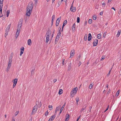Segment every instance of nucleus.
Listing matches in <instances>:
<instances>
[{
	"label": "nucleus",
	"instance_id": "nucleus-1",
	"mask_svg": "<svg viewBox=\"0 0 121 121\" xmlns=\"http://www.w3.org/2000/svg\"><path fill=\"white\" fill-rule=\"evenodd\" d=\"M51 34V31L50 30H48L46 33V42L48 43L50 40V36Z\"/></svg>",
	"mask_w": 121,
	"mask_h": 121
},
{
	"label": "nucleus",
	"instance_id": "nucleus-20",
	"mask_svg": "<svg viewBox=\"0 0 121 121\" xmlns=\"http://www.w3.org/2000/svg\"><path fill=\"white\" fill-rule=\"evenodd\" d=\"M18 79L17 78H15L13 80V84H16L17 81Z\"/></svg>",
	"mask_w": 121,
	"mask_h": 121
},
{
	"label": "nucleus",
	"instance_id": "nucleus-18",
	"mask_svg": "<svg viewBox=\"0 0 121 121\" xmlns=\"http://www.w3.org/2000/svg\"><path fill=\"white\" fill-rule=\"evenodd\" d=\"M65 103L62 106V107L60 109V113L62 112L64 107H65Z\"/></svg>",
	"mask_w": 121,
	"mask_h": 121
},
{
	"label": "nucleus",
	"instance_id": "nucleus-2",
	"mask_svg": "<svg viewBox=\"0 0 121 121\" xmlns=\"http://www.w3.org/2000/svg\"><path fill=\"white\" fill-rule=\"evenodd\" d=\"M38 105L36 104L33 108L32 111L31 113V115H33L35 114L37 112L38 110Z\"/></svg>",
	"mask_w": 121,
	"mask_h": 121
},
{
	"label": "nucleus",
	"instance_id": "nucleus-48",
	"mask_svg": "<svg viewBox=\"0 0 121 121\" xmlns=\"http://www.w3.org/2000/svg\"><path fill=\"white\" fill-rule=\"evenodd\" d=\"M57 81V79H55L53 80V82L54 83L56 82Z\"/></svg>",
	"mask_w": 121,
	"mask_h": 121
},
{
	"label": "nucleus",
	"instance_id": "nucleus-27",
	"mask_svg": "<svg viewBox=\"0 0 121 121\" xmlns=\"http://www.w3.org/2000/svg\"><path fill=\"white\" fill-rule=\"evenodd\" d=\"M19 111H16L15 113V116H16L19 113Z\"/></svg>",
	"mask_w": 121,
	"mask_h": 121
},
{
	"label": "nucleus",
	"instance_id": "nucleus-3",
	"mask_svg": "<svg viewBox=\"0 0 121 121\" xmlns=\"http://www.w3.org/2000/svg\"><path fill=\"white\" fill-rule=\"evenodd\" d=\"M12 57L10 58L8 63V65L6 69V71L8 72L9 71V69L10 68L11 66V65L12 62Z\"/></svg>",
	"mask_w": 121,
	"mask_h": 121
},
{
	"label": "nucleus",
	"instance_id": "nucleus-51",
	"mask_svg": "<svg viewBox=\"0 0 121 121\" xmlns=\"http://www.w3.org/2000/svg\"><path fill=\"white\" fill-rule=\"evenodd\" d=\"M65 61V59H63L62 60V65H64V61Z\"/></svg>",
	"mask_w": 121,
	"mask_h": 121
},
{
	"label": "nucleus",
	"instance_id": "nucleus-12",
	"mask_svg": "<svg viewBox=\"0 0 121 121\" xmlns=\"http://www.w3.org/2000/svg\"><path fill=\"white\" fill-rule=\"evenodd\" d=\"M20 32V28H18L17 30V32L15 35V37L16 38H17L18 36L19 33Z\"/></svg>",
	"mask_w": 121,
	"mask_h": 121
},
{
	"label": "nucleus",
	"instance_id": "nucleus-17",
	"mask_svg": "<svg viewBox=\"0 0 121 121\" xmlns=\"http://www.w3.org/2000/svg\"><path fill=\"white\" fill-rule=\"evenodd\" d=\"M121 32V30H118L117 33V35L116 36L117 37H118L120 35Z\"/></svg>",
	"mask_w": 121,
	"mask_h": 121
},
{
	"label": "nucleus",
	"instance_id": "nucleus-22",
	"mask_svg": "<svg viewBox=\"0 0 121 121\" xmlns=\"http://www.w3.org/2000/svg\"><path fill=\"white\" fill-rule=\"evenodd\" d=\"M9 13H10L9 10H8L6 12V15L7 16V17H8L9 14Z\"/></svg>",
	"mask_w": 121,
	"mask_h": 121
},
{
	"label": "nucleus",
	"instance_id": "nucleus-5",
	"mask_svg": "<svg viewBox=\"0 0 121 121\" xmlns=\"http://www.w3.org/2000/svg\"><path fill=\"white\" fill-rule=\"evenodd\" d=\"M33 3L32 2L30 3L28 5L26 10L32 11V9L33 8Z\"/></svg>",
	"mask_w": 121,
	"mask_h": 121
},
{
	"label": "nucleus",
	"instance_id": "nucleus-57",
	"mask_svg": "<svg viewBox=\"0 0 121 121\" xmlns=\"http://www.w3.org/2000/svg\"><path fill=\"white\" fill-rule=\"evenodd\" d=\"M69 118H66V119H65V121H68L69 120Z\"/></svg>",
	"mask_w": 121,
	"mask_h": 121
},
{
	"label": "nucleus",
	"instance_id": "nucleus-19",
	"mask_svg": "<svg viewBox=\"0 0 121 121\" xmlns=\"http://www.w3.org/2000/svg\"><path fill=\"white\" fill-rule=\"evenodd\" d=\"M55 116L54 115H53L49 119V120L51 121H52L54 119Z\"/></svg>",
	"mask_w": 121,
	"mask_h": 121
},
{
	"label": "nucleus",
	"instance_id": "nucleus-39",
	"mask_svg": "<svg viewBox=\"0 0 121 121\" xmlns=\"http://www.w3.org/2000/svg\"><path fill=\"white\" fill-rule=\"evenodd\" d=\"M106 33H107L106 32H105L104 33V34L103 35V36L105 38V37Z\"/></svg>",
	"mask_w": 121,
	"mask_h": 121
},
{
	"label": "nucleus",
	"instance_id": "nucleus-16",
	"mask_svg": "<svg viewBox=\"0 0 121 121\" xmlns=\"http://www.w3.org/2000/svg\"><path fill=\"white\" fill-rule=\"evenodd\" d=\"M92 36L91 34L89 33L88 35V40L89 41H90L91 39Z\"/></svg>",
	"mask_w": 121,
	"mask_h": 121
},
{
	"label": "nucleus",
	"instance_id": "nucleus-10",
	"mask_svg": "<svg viewBox=\"0 0 121 121\" xmlns=\"http://www.w3.org/2000/svg\"><path fill=\"white\" fill-rule=\"evenodd\" d=\"M24 48L23 47H22L21 48L20 50V55L22 56V54L23 53L24 51Z\"/></svg>",
	"mask_w": 121,
	"mask_h": 121
},
{
	"label": "nucleus",
	"instance_id": "nucleus-9",
	"mask_svg": "<svg viewBox=\"0 0 121 121\" xmlns=\"http://www.w3.org/2000/svg\"><path fill=\"white\" fill-rule=\"evenodd\" d=\"M75 50L74 49H73L71 50L70 53V57L71 58L74 55Z\"/></svg>",
	"mask_w": 121,
	"mask_h": 121
},
{
	"label": "nucleus",
	"instance_id": "nucleus-41",
	"mask_svg": "<svg viewBox=\"0 0 121 121\" xmlns=\"http://www.w3.org/2000/svg\"><path fill=\"white\" fill-rule=\"evenodd\" d=\"M48 111L47 110L45 113V116H47V115H48Z\"/></svg>",
	"mask_w": 121,
	"mask_h": 121
},
{
	"label": "nucleus",
	"instance_id": "nucleus-61",
	"mask_svg": "<svg viewBox=\"0 0 121 121\" xmlns=\"http://www.w3.org/2000/svg\"><path fill=\"white\" fill-rule=\"evenodd\" d=\"M111 9H114L115 11V9L113 7H112L111 8Z\"/></svg>",
	"mask_w": 121,
	"mask_h": 121
},
{
	"label": "nucleus",
	"instance_id": "nucleus-60",
	"mask_svg": "<svg viewBox=\"0 0 121 121\" xmlns=\"http://www.w3.org/2000/svg\"><path fill=\"white\" fill-rule=\"evenodd\" d=\"M112 0H108V3L110 2Z\"/></svg>",
	"mask_w": 121,
	"mask_h": 121
},
{
	"label": "nucleus",
	"instance_id": "nucleus-33",
	"mask_svg": "<svg viewBox=\"0 0 121 121\" xmlns=\"http://www.w3.org/2000/svg\"><path fill=\"white\" fill-rule=\"evenodd\" d=\"M3 7V6L0 5V11L1 13H2V8Z\"/></svg>",
	"mask_w": 121,
	"mask_h": 121
},
{
	"label": "nucleus",
	"instance_id": "nucleus-42",
	"mask_svg": "<svg viewBox=\"0 0 121 121\" xmlns=\"http://www.w3.org/2000/svg\"><path fill=\"white\" fill-rule=\"evenodd\" d=\"M112 69H111L109 71V72L107 74V76H108L109 75H110V72H111V71Z\"/></svg>",
	"mask_w": 121,
	"mask_h": 121
},
{
	"label": "nucleus",
	"instance_id": "nucleus-8",
	"mask_svg": "<svg viewBox=\"0 0 121 121\" xmlns=\"http://www.w3.org/2000/svg\"><path fill=\"white\" fill-rule=\"evenodd\" d=\"M73 1L71 5V6L70 8V11L72 12H75L76 11V8L74 7L73 6Z\"/></svg>",
	"mask_w": 121,
	"mask_h": 121
},
{
	"label": "nucleus",
	"instance_id": "nucleus-46",
	"mask_svg": "<svg viewBox=\"0 0 121 121\" xmlns=\"http://www.w3.org/2000/svg\"><path fill=\"white\" fill-rule=\"evenodd\" d=\"M81 116L80 115L79 117H78V118H77V120L76 121H78V120H79V119L80 118V117H81Z\"/></svg>",
	"mask_w": 121,
	"mask_h": 121
},
{
	"label": "nucleus",
	"instance_id": "nucleus-49",
	"mask_svg": "<svg viewBox=\"0 0 121 121\" xmlns=\"http://www.w3.org/2000/svg\"><path fill=\"white\" fill-rule=\"evenodd\" d=\"M66 118H69V115L68 114H67L66 115Z\"/></svg>",
	"mask_w": 121,
	"mask_h": 121
},
{
	"label": "nucleus",
	"instance_id": "nucleus-50",
	"mask_svg": "<svg viewBox=\"0 0 121 121\" xmlns=\"http://www.w3.org/2000/svg\"><path fill=\"white\" fill-rule=\"evenodd\" d=\"M110 91H111L110 89H109L108 90V92H107V94H109L110 93Z\"/></svg>",
	"mask_w": 121,
	"mask_h": 121
},
{
	"label": "nucleus",
	"instance_id": "nucleus-53",
	"mask_svg": "<svg viewBox=\"0 0 121 121\" xmlns=\"http://www.w3.org/2000/svg\"><path fill=\"white\" fill-rule=\"evenodd\" d=\"M55 29H54L53 31V32L52 33V34H54V32H55Z\"/></svg>",
	"mask_w": 121,
	"mask_h": 121
},
{
	"label": "nucleus",
	"instance_id": "nucleus-7",
	"mask_svg": "<svg viewBox=\"0 0 121 121\" xmlns=\"http://www.w3.org/2000/svg\"><path fill=\"white\" fill-rule=\"evenodd\" d=\"M11 26V24H10L7 26L5 30V34L6 35L8 34V32H9V30L10 29Z\"/></svg>",
	"mask_w": 121,
	"mask_h": 121
},
{
	"label": "nucleus",
	"instance_id": "nucleus-26",
	"mask_svg": "<svg viewBox=\"0 0 121 121\" xmlns=\"http://www.w3.org/2000/svg\"><path fill=\"white\" fill-rule=\"evenodd\" d=\"M3 0H0V5L3 6Z\"/></svg>",
	"mask_w": 121,
	"mask_h": 121
},
{
	"label": "nucleus",
	"instance_id": "nucleus-34",
	"mask_svg": "<svg viewBox=\"0 0 121 121\" xmlns=\"http://www.w3.org/2000/svg\"><path fill=\"white\" fill-rule=\"evenodd\" d=\"M119 91L118 90V91L116 94V96H118V95H119Z\"/></svg>",
	"mask_w": 121,
	"mask_h": 121
},
{
	"label": "nucleus",
	"instance_id": "nucleus-63",
	"mask_svg": "<svg viewBox=\"0 0 121 121\" xmlns=\"http://www.w3.org/2000/svg\"><path fill=\"white\" fill-rule=\"evenodd\" d=\"M108 108H109V106H108V108H107L106 109V111H107L108 110Z\"/></svg>",
	"mask_w": 121,
	"mask_h": 121
},
{
	"label": "nucleus",
	"instance_id": "nucleus-54",
	"mask_svg": "<svg viewBox=\"0 0 121 121\" xmlns=\"http://www.w3.org/2000/svg\"><path fill=\"white\" fill-rule=\"evenodd\" d=\"M81 64V63L80 61H79V63H78V65H79V66H80Z\"/></svg>",
	"mask_w": 121,
	"mask_h": 121
},
{
	"label": "nucleus",
	"instance_id": "nucleus-25",
	"mask_svg": "<svg viewBox=\"0 0 121 121\" xmlns=\"http://www.w3.org/2000/svg\"><path fill=\"white\" fill-rule=\"evenodd\" d=\"M63 92V90L62 89H60L59 91L58 94L59 95H61V94Z\"/></svg>",
	"mask_w": 121,
	"mask_h": 121
},
{
	"label": "nucleus",
	"instance_id": "nucleus-21",
	"mask_svg": "<svg viewBox=\"0 0 121 121\" xmlns=\"http://www.w3.org/2000/svg\"><path fill=\"white\" fill-rule=\"evenodd\" d=\"M67 24V21L66 20H65L64 21V23H63L62 27V29H63L64 26H65V25H66Z\"/></svg>",
	"mask_w": 121,
	"mask_h": 121
},
{
	"label": "nucleus",
	"instance_id": "nucleus-56",
	"mask_svg": "<svg viewBox=\"0 0 121 121\" xmlns=\"http://www.w3.org/2000/svg\"><path fill=\"white\" fill-rule=\"evenodd\" d=\"M54 35V34H52L51 35V40L52 39V38L53 37Z\"/></svg>",
	"mask_w": 121,
	"mask_h": 121
},
{
	"label": "nucleus",
	"instance_id": "nucleus-52",
	"mask_svg": "<svg viewBox=\"0 0 121 121\" xmlns=\"http://www.w3.org/2000/svg\"><path fill=\"white\" fill-rule=\"evenodd\" d=\"M35 1V4H36L37 3L38 0H34Z\"/></svg>",
	"mask_w": 121,
	"mask_h": 121
},
{
	"label": "nucleus",
	"instance_id": "nucleus-55",
	"mask_svg": "<svg viewBox=\"0 0 121 121\" xmlns=\"http://www.w3.org/2000/svg\"><path fill=\"white\" fill-rule=\"evenodd\" d=\"M103 14V12H100V15H102Z\"/></svg>",
	"mask_w": 121,
	"mask_h": 121
},
{
	"label": "nucleus",
	"instance_id": "nucleus-24",
	"mask_svg": "<svg viewBox=\"0 0 121 121\" xmlns=\"http://www.w3.org/2000/svg\"><path fill=\"white\" fill-rule=\"evenodd\" d=\"M87 34H86L85 35V36L84 37V40L85 41H86V40L87 39Z\"/></svg>",
	"mask_w": 121,
	"mask_h": 121
},
{
	"label": "nucleus",
	"instance_id": "nucleus-47",
	"mask_svg": "<svg viewBox=\"0 0 121 121\" xmlns=\"http://www.w3.org/2000/svg\"><path fill=\"white\" fill-rule=\"evenodd\" d=\"M55 18V15H53L52 16V19H54V20Z\"/></svg>",
	"mask_w": 121,
	"mask_h": 121
},
{
	"label": "nucleus",
	"instance_id": "nucleus-6",
	"mask_svg": "<svg viewBox=\"0 0 121 121\" xmlns=\"http://www.w3.org/2000/svg\"><path fill=\"white\" fill-rule=\"evenodd\" d=\"M61 36V33L60 32H59L58 33L56 37L55 40V43H57V41L58 40Z\"/></svg>",
	"mask_w": 121,
	"mask_h": 121
},
{
	"label": "nucleus",
	"instance_id": "nucleus-36",
	"mask_svg": "<svg viewBox=\"0 0 121 121\" xmlns=\"http://www.w3.org/2000/svg\"><path fill=\"white\" fill-rule=\"evenodd\" d=\"M86 107V106L84 108H82L81 109V110H80V112H82L85 109V108Z\"/></svg>",
	"mask_w": 121,
	"mask_h": 121
},
{
	"label": "nucleus",
	"instance_id": "nucleus-58",
	"mask_svg": "<svg viewBox=\"0 0 121 121\" xmlns=\"http://www.w3.org/2000/svg\"><path fill=\"white\" fill-rule=\"evenodd\" d=\"M16 84H13V88H14Z\"/></svg>",
	"mask_w": 121,
	"mask_h": 121
},
{
	"label": "nucleus",
	"instance_id": "nucleus-32",
	"mask_svg": "<svg viewBox=\"0 0 121 121\" xmlns=\"http://www.w3.org/2000/svg\"><path fill=\"white\" fill-rule=\"evenodd\" d=\"M105 58V56H102L101 59V60H103Z\"/></svg>",
	"mask_w": 121,
	"mask_h": 121
},
{
	"label": "nucleus",
	"instance_id": "nucleus-15",
	"mask_svg": "<svg viewBox=\"0 0 121 121\" xmlns=\"http://www.w3.org/2000/svg\"><path fill=\"white\" fill-rule=\"evenodd\" d=\"M28 44L29 46H31L32 44L31 41L30 39H28L27 41Z\"/></svg>",
	"mask_w": 121,
	"mask_h": 121
},
{
	"label": "nucleus",
	"instance_id": "nucleus-11",
	"mask_svg": "<svg viewBox=\"0 0 121 121\" xmlns=\"http://www.w3.org/2000/svg\"><path fill=\"white\" fill-rule=\"evenodd\" d=\"M32 11L30 10H26V15L27 16H30L31 14Z\"/></svg>",
	"mask_w": 121,
	"mask_h": 121
},
{
	"label": "nucleus",
	"instance_id": "nucleus-4",
	"mask_svg": "<svg viewBox=\"0 0 121 121\" xmlns=\"http://www.w3.org/2000/svg\"><path fill=\"white\" fill-rule=\"evenodd\" d=\"M78 89L77 87L73 88L70 92L71 95L72 96H74V95L76 94L78 90Z\"/></svg>",
	"mask_w": 121,
	"mask_h": 121
},
{
	"label": "nucleus",
	"instance_id": "nucleus-45",
	"mask_svg": "<svg viewBox=\"0 0 121 121\" xmlns=\"http://www.w3.org/2000/svg\"><path fill=\"white\" fill-rule=\"evenodd\" d=\"M118 13L119 15L121 13V10L120 9V10H119L118 12Z\"/></svg>",
	"mask_w": 121,
	"mask_h": 121
},
{
	"label": "nucleus",
	"instance_id": "nucleus-37",
	"mask_svg": "<svg viewBox=\"0 0 121 121\" xmlns=\"http://www.w3.org/2000/svg\"><path fill=\"white\" fill-rule=\"evenodd\" d=\"M79 22H80V18L79 17H78L77 18V22L78 23H79Z\"/></svg>",
	"mask_w": 121,
	"mask_h": 121
},
{
	"label": "nucleus",
	"instance_id": "nucleus-64",
	"mask_svg": "<svg viewBox=\"0 0 121 121\" xmlns=\"http://www.w3.org/2000/svg\"><path fill=\"white\" fill-rule=\"evenodd\" d=\"M91 108H92V107H91H91H90L89 108V109H90V112L91 111Z\"/></svg>",
	"mask_w": 121,
	"mask_h": 121
},
{
	"label": "nucleus",
	"instance_id": "nucleus-28",
	"mask_svg": "<svg viewBox=\"0 0 121 121\" xmlns=\"http://www.w3.org/2000/svg\"><path fill=\"white\" fill-rule=\"evenodd\" d=\"M48 107L49 108L50 110H52V105H49L48 106Z\"/></svg>",
	"mask_w": 121,
	"mask_h": 121
},
{
	"label": "nucleus",
	"instance_id": "nucleus-31",
	"mask_svg": "<svg viewBox=\"0 0 121 121\" xmlns=\"http://www.w3.org/2000/svg\"><path fill=\"white\" fill-rule=\"evenodd\" d=\"M74 24L72 27V30L73 32H74L75 31V27H74Z\"/></svg>",
	"mask_w": 121,
	"mask_h": 121
},
{
	"label": "nucleus",
	"instance_id": "nucleus-13",
	"mask_svg": "<svg viewBox=\"0 0 121 121\" xmlns=\"http://www.w3.org/2000/svg\"><path fill=\"white\" fill-rule=\"evenodd\" d=\"M98 43V40L97 39H95L93 42V46H97Z\"/></svg>",
	"mask_w": 121,
	"mask_h": 121
},
{
	"label": "nucleus",
	"instance_id": "nucleus-29",
	"mask_svg": "<svg viewBox=\"0 0 121 121\" xmlns=\"http://www.w3.org/2000/svg\"><path fill=\"white\" fill-rule=\"evenodd\" d=\"M93 83L92 84H90V85L89 86V88L90 89H91L92 88V86H93Z\"/></svg>",
	"mask_w": 121,
	"mask_h": 121
},
{
	"label": "nucleus",
	"instance_id": "nucleus-44",
	"mask_svg": "<svg viewBox=\"0 0 121 121\" xmlns=\"http://www.w3.org/2000/svg\"><path fill=\"white\" fill-rule=\"evenodd\" d=\"M80 57H81V55H79V56H78V58L77 59V60H79L80 59Z\"/></svg>",
	"mask_w": 121,
	"mask_h": 121
},
{
	"label": "nucleus",
	"instance_id": "nucleus-59",
	"mask_svg": "<svg viewBox=\"0 0 121 121\" xmlns=\"http://www.w3.org/2000/svg\"><path fill=\"white\" fill-rule=\"evenodd\" d=\"M67 1V0H61V1H64L65 2Z\"/></svg>",
	"mask_w": 121,
	"mask_h": 121
},
{
	"label": "nucleus",
	"instance_id": "nucleus-62",
	"mask_svg": "<svg viewBox=\"0 0 121 121\" xmlns=\"http://www.w3.org/2000/svg\"><path fill=\"white\" fill-rule=\"evenodd\" d=\"M106 87L107 88H108V84H107L106 85Z\"/></svg>",
	"mask_w": 121,
	"mask_h": 121
},
{
	"label": "nucleus",
	"instance_id": "nucleus-40",
	"mask_svg": "<svg viewBox=\"0 0 121 121\" xmlns=\"http://www.w3.org/2000/svg\"><path fill=\"white\" fill-rule=\"evenodd\" d=\"M93 19L94 20H95L96 19V16H93Z\"/></svg>",
	"mask_w": 121,
	"mask_h": 121
},
{
	"label": "nucleus",
	"instance_id": "nucleus-35",
	"mask_svg": "<svg viewBox=\"0 0 121 121\" xmlns=\"http://www.w3.org/2000/svg\"><path fill=\"white\" fill-rule=\"evenodd\" d=\"M88 22L90 24L92 22V20L91 19H90L89 20Z\"/></svg>",
	"mask_w": 121,
	"mask_h": 121
},
{
	"label": "nucleus",
	"instance_id": "nucleus-38",
	"mask_svg": "<svg viewBox=\"0 0 121 121\" xmlns=\"http://www.w3.org/2000/svg\"><path fill=\"white\" fill-rule=\"evenodd\" d=\"M71 69V67L70 65H69L68 67V70H70Z\"/></svg>",
	"mask_w": 121,
	"mask_h": 121
},
{
	"label": "nucleus",
	"instance_id": "nucleus-30",
	"mask_svg": "<svg viewBox=\"0 0 121 121\" xmlns=\"http://www.w3.org/2000/svg\"><path fill=\"white\" fill-rule=\"evenodd\" d=\"M76 103L77 104H78V103L79 100V99L78 97H77L76 98Z\"/></svg>",
	"mask_w": 121,
	"mask_h": 121
},
{
	"label": "nucleus",
	"instance_id": "nucleus-43",
	"mask_svg": "<svg viewBox=\"0 0 121 121\" xmlns=\"http://www.w3.org/2000/svg\"><path fill=\"white\" fill-rule=\"evenodd\" d=\"M105 5V4L104 2H103L102 4V6L103 7H104Z\"/></svg>",
	"mask_w": 121,
	"mask_h": 121
},
{
	"label": "nucleus",
	"instance_id": "nucleus-14",
	"mask_svg": "<svg viewBox=\"0 0 121 121\" xmlns=\"http://www.w3.org/2000/svg\"><path fill=\"white\" fill-rule=\"evenodd\" d=\"M61 18V17H60L59 18H58L56 21V26H57L59 24V22L60 21V20Z\"/></svg>",
	"mask_w": 121,
	"mask_h": 121
},
{
	"label": "nucleus",
	"instance_id": "nucleus-23",
	"mask_svg": "<svg viewBox=\"0 0 121 121\" xmlns=\"http://www.w3.org/2000/svg\"><path fill=\"white\" fill-rule=\"evenodd\" d=\"M102 35L101 34H99L97 36V38L99 39H100L101 38Z\"/></svg>",
	"mask_w": 121,
	"mask_h": 121
}]
</instances>
